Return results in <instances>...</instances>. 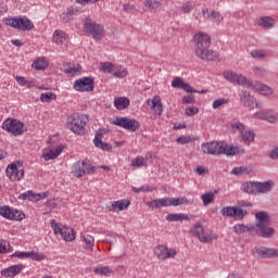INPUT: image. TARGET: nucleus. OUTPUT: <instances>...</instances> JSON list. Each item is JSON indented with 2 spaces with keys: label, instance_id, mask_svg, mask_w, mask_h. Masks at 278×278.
Here are the masks:
<instances>
[{
  "label": "nucleus",
  "instance_id": "69168bd1",
  "mask_svg": "<svg viewBox=\"0 0 278 278\" xmlns=\"http://www.w3.org/2000/svg\"><path fill=\"white\" fill-rule=\"evenodd\" d=\"M186 116H194V114H199V108L197 106H189L185 110Z\"/></svg>",
  "mask_w": 278,
  "mask_h": 278
},
{
  "label": "nucleus",
  "instance_id": "e433bc0d",
  "mask_svg": "<svg viewBox=\"0 0 278 278\" xmlns=\"http://www.w3.org/2000/svg\"><path fill=\"white\" fill-rule=\"evenodd\" d=\"M250 55L253 60H258L260 62L266 60V50L264 49H254L250 52Z\"/></svg>",
  "mask_w": 278,
  "mask_h": 278
},
{
  "label": "nucleus",
  "instance_id": "338daca9",
  "mask_svg": "<svg viewBox=\"0 0 278 278\" xmlns=\"http://www.w3.org/2000/svg\"><path fill=\"white\" fill-rule=\"evenodd\" d=\"M8 247H10L9 241L0 240V253H8Z\"/></svg>",
  "mask_w": 278,
  "mask_h": 278
},
{
  "label": "nucleus",
  "instance_id": "052dcab7",
  "mask_svg": "<svg viewBox=\"0 0 278 278\" xmlns=\"http://www.w3.org/2000/svg\"><path fill=\"white\" fill-rule=\"evenodd\" d=\"M12 257H18L20 260H27V258H31V251L29 252H15L14 254H12Z\"/></svg>",
  "mask_w": 278,
  "mask_h": 278
},
{
  "label": "nucleus",
  "instance_id": "f257e3e1",
  "mask_svg": "<svg viewBox=\"0 0 278 278\" xmlns=\"http://www.w3.org/2000/svg\"><path fill=\"white\" fill-rule=\"evenodd\" d=\"M193 42L195 43L197 58L206 62H216L218 60V52L210 50V46L212 45L210 35L200 31L193 36Z\"/></svg>",
  "mask_w": 278,
  "mask_h": 278
},
{
  "label": "nucleus",
  "instance_id": "680f3d73",
  "mask_svg": "<svg viewBox=\"0 0 278 278\" xmlns=\"http://www.w3.org/2000/svg\"><path fill=\"white\" fill-rule=\"evenodd\" d=\"M30 260H34L35 262H42V260H46L47 256L42 253L30 251Z\"/></svg>",
  "mask_w": 278,
  "mask_h": 278
},
{
  "label": "nucleus",
  "instance_id": "bf43d9fd",
  "mask_svg": "<svg viewBox=\"0 0 278 278\" xmlns=\"http://www.w3.org/2000/svg\"><path fill=\"white\" fill-rule=\"evenodd\" d=\"M184 78L181 77H175L172 81V88H178L181 90L184 88Z\"/></svg>",
  "mask_w": 278,
  "mask_h": 278
},
{
  "label": "nucleus",
  "instance_id": "13d9d810",
  "mask_svg": "<svg viewBox=\"0 0 278 278\" xmlns=\"http://www.w3.org/2000/svg\"><path fill=\"white\" fill-rule=\"evenodd\" d=\"M115 68L116 66L111 62H104L101 64V71H103V73H112Z\"/></svg>",
  "mask_w": 278,
  "mask_h": 278
},
{
  "label": "nucleus",
  "instance_id": "864d4df0",
  "mask_svg": "<svg viewBox=\"0 0 278 278\" xmlns=\"http://www.w3.org/2000/svg\"><path fill=\"white\" fill-rule=\"evenodd\" d=\"M160 207H170V198L156 199V210Z\"/></svg>",
  "mask_w": 278,
  "mask_h": 278
},
{
  "label": "nucleus",
  "instance_id": "423d86ee",
  "mask_svg": "<svg viewBox=\"0 0 278 278\" xmlns=\"http://www.w3.org/2000/svg\"><path fill=\"white\" fill-rule=\"evenodd\" d=\"M25 125L18 119H7L2 123V129L12 134V136H23L25 134Z\"/></svg>",
  "mask_w": 278,
  "mask_h": 278
},
{
  "label": "nucleus",
  "instance_id": "c9c22d12",
  "mask_svg": "<svg viewBox=\"0 0 278 278\" xmlns=\"http://www.w3.org/2000/svg\"><path fill=\"white\" fill-rule=\"evenodd\" d=\"M73 16H75V9L73 7L67 8V10L61 13L60 18L63 23H71L73 21Z\"/></svg>",
  "mask_w": 278,
  "mask_h": 278
},
{
  "label": "nucleus",
  "instance_id": "3c124183",
  "mask_svg": "<svg viewBox=\"0 0 278 278\" xmlns=\"http://www.w3.org/2000/svg\"><path fill=\"white\" fill-rule=\"evenodd\" d=\"M201 200L203 205L206 207V205H210V203H214V193H204L201 195Z\"/></svg>",
  "mask_w": 278,
  "mask_h": 278
},
{
  "label": "nucleus",
  "instance_id": "5701e85b",
  "mask_svg": "<svg viewBox=\"0 0 278 278\" xmlns=\"http://www.w3.org/2000/svg\"><path fill=\"white\" fill-rule=\"evenodd\" d=\"M255 218H256V227H262L264 225H270V216L266 212H256L255 213Z\"/></svg>",
  "mask_w": 278,
  "mask_h": 278
},
{
  "label": "nucleus",
  "instance_id": "4c0bfd02",
  "mask_svg": "<svg viewBox=\"0 0 278 278\" xmlns=\"http://www.w3.org/2000/svg\"><path fill=\"white\" fill-rule=\"evenodd\" d=\"M47 66H49L47 58H39L33 62V68H36V71H45Z\"/></svg>",
  "mask_w": 278,
  "mask_h": 278
},
{
  "label": "nucleus",
  "instance_id": "a19ab883",
  "mask_svg": "<svg viewBox=\"0 0 278 278\" xmlns=\"http://www.w3.org/2000/svg\"><path fill=\"white\" fill-rule=\"evenodd\" d=\"M114 77H116L117 79H123L124 77H127L128 72L127 68L118 65L117 67L114 68Z\"/></svg>",
  "mask_w": 278,
  "mask_h": 278
},
{
  "label": "nucleus",
  "instance_id": "c03bdc74",
  "mask_svg": "<svg viewBox=\"0 0 278 278\" xmlns=\"http://www.w3.org/2000/svg\"><path fill=\"white\" fill-rule=\"evenodd\" d=\"M55 99H58V96L53 92H46L40 96V101L42 103H51V101H55Z\"/></svg>",
  "mask_w": 278,
  "mask_h": 278
},
{
  "label": "nucleus",
  "instance_id": "774afa93",
  "mask_svg": "<svg viewBox=\"0 0 278 278\" xmlns=\"http://www.w3.org/2000/svg\"><path fill=\"white\" fill-rule=\"evenodd\" d=\"M198 238H199L200 242H204V243L212 242V240H213L212 236H210L205 232H203L201 235V237H198Z\"/></svg>",
  "mask_w": 278,
  "mask_h": 278
},
{
  "label": "nucleus",
  "instance_id": "7ed1b4c3",
  "mask_svg": "<svg viewBox=\"0 0 278 278\" xmlns=\"http://www.w3.org/2000/svg\"><path fill=\"white\" fill-rule=\"evenodd\" d=\"M5 25L13 27V29H18L20 31H31V29H34V22L25 15L7 17Z\"/></svg>",
  "mask_w": 278,
  "mask_h": 278
},
{
  "label": "nucleus",
  "instance_id": "f704fd0d",
  "mask_svg": "<svg viewBox=\"0 0 278 278\" xmlns=\"http://www.w3.org/2000/svg\"><path fill=\"white\" fill-rule=\"evenodd\" d=\"M52 40L55 45H64L66 42V33L63 30H55Z\"/></svg>",
  "mask_w": 278,
  "mask_h": 278
},
{
  "label": "nucleus",
  "instance_id": "dca6fc26",
  "mask_svg": "<svg viewBox=\"0 0 278 278\" xmlns=\"http://www.w3.org/2000/svg\"><path fill=\"white\" fill-rule=\"evenodd\" d=\"M250 90H254V92H258V94L268 96L273 94L274 90L273 88L268 87L267 85H264L263 83H253L249 80L248 87Z\"/></svg>",
  "mask_w": 278,
  "mask_h": 278
},
{
  "label": "nucleus",
  "instance_id": "a18cd8bd",
  "mask_svg": "<svg viewBox=\"0 0 278 278\" xmlns=\"http://www.w3.org/2000/svg\"><path fill=\"white\" fill-rule=\"evenodd\" d=\"M130 166H132L135 168H140L142 166H147V159H144L142 156H137L136 159H134L131 161Z\"/></svg>",
  "mask_w": 278,
  "mask_h": 278
},
{
  "label": "nucleus",
  "instance_id": "8fccbe9b",
  "mask_svg": "<svg viewBox=\"0 0 278 278\" xmlns=\"http://www.w3.org/2000/svg\"><path fill=\"white\" fill-rule=\"evenodd\" d=\"M231 174L232 175H251V168L247 166L235 167Z\"/></svg>",
  "mask_w": 278,
  "mask_h": 278
},
{
  "label": "nucleus",
  "instance_id": "c85d7f7f",
  "mask_svg": "<svg viewBox=\"0 0 278 278\" xmlns=\"http://www.w3.org/2000/svg\"><path fill=\"white\" fill-rule=\"evenodd\" d=\"M18 199L21 201H33V202H36V201H40V199H42V194H40V193H33L31 191H26L24 193H21L18 195Z\"/></svg>",
  "mask_w": 278,
  "mask_h": 278
},
{
  "label": "nucleus",
  "instance_id": "37998d69",
  "mask_svg": "<svg viewBox=\"0 0 278 278\" xmlns=\"http://www.w3.org/2000/svg\"><path fill=\"white\" fill-rule=\"evenodd\" d=\"M188 203V199L187 198H169V207L174 206L177 207L179 205H184Z\"/></svg>",
  "mask_w": 278,
  "mask_h": 278
},
{
  "label": "nucleus",
  "instance_id": "72a5a7b5",
  "mask_svg": "<svg viewBox=\"0 0 278 278\" xmlns=\"http://www.w3.org/2000/svg\"><path fill=\"white\" fill-rule=\"evenodd\" d=\"M116 110H127L129 108V99L121 97L114 100Z\"/></svg>",
  "mask_w": 278,
  "mask_h": 278
},
{
  "label": "nucleus",
  "instance_id": "4be33fe9",
  "mask_svg": "<svg viewBox=\"0 0 278 278\" xmlns=\"http://www.w3.org/2000/svg\"><path fill=\"white\" fill-rule=\"evenodd\" d=\"M274 25H277V20L270 16H262L257 21V26L262 27V29H270Z\"/></svg>",
  "mask_w": 278,
  "mask_h": 278
},
{
  "label": "nucleus",
  "instance_id": "de8ad7c7",
  "mask_svg": "<svg viewBox=\"0 0 278 278\" xmlns=\"http://www.w3.org/2000/svg\"><path fill=\"white\" fill-rule=\"evenodd\" d=\"M144 8H148L149 11L157 10L160 8L161 3L157 0H146L143 1Z\"/></svg>",
  "mask_w": 278,
  "mask_h": 278
},
{
  "label": "nucleus",
  "instance_id": "9b49d317",
  "mask_svg": "<svg viewBox=\"0 0 278 278\" xmlns=\"http://www.w3.org/2000/svg\"><path fill=\"white\" fill-rule=\"evenodd\" d=\"M72 173L74 177L80 179L85 175H90V173H94V167L86 164L84 161H78L72 167Z\"/></svg>",
  "mask_w": 278,
  "mask_h": 278
},
{
  "label": "nucleus",
  "instance_id": "0eeeda50",
  "mask_svg": "<svg viewBox=\"0 0 278 278\" xmlns=\"http://www.w3.org/2000/svg\"><path fill=\"white\" fill-rule=\"evenodd\" d=\"M51 227L54 233L62 236L65 242H73V240H75V230H73V228L61 226L60 224L55 223V219L51 220Z\"/></svg>",
  "mask_w": 278,
  "mask_h": 278
},
{
  "label": "nucleus",
  "instance_id": "ddd939ff",
  "mask_svg": "<svg viewBox=\"0 0 278 278\" xmlns=\"http://www.w3.org/2000/svg\"><path fill=\"white\" fill-rule=\"evenodd\" d=\"M154 255L157 260H170V257H175L177 255V250L166 248L164 245H156L154 248Z\"/></svg>",
  "mask_w": 278,
  "mask_h": 278
},
{
  "label": "nucleus",
  "instance_id": "603ef678",
  "mask_svg": "<svg viewBox=\"0 0 278 278\" xmlns=\"http://www.w3.org/2000/svg\"><path fill=\"white\" fill-rule=\"evenodd\" d=\"M93 271L98 275H104V277L112 275V268H110L109 266L96 267Z\"/></svg>",
  "mask_w": 278,
  "mask_h": 278
},
{
  "label": "nucleus",
  "instance_id": "aec40b11",
  "mask_svg": "<svg viewBox=\"0 0 278 278\" xmlns=\"http://www.w3.org/2000/svg\"><path fill=\"white\" fill-rule=\"evenodd\" d=\"M130 203L129 200L113 201L111 205L106 206V210L109 212H123V210L129 207Z\"/></svg>",
  "mask_w": 278,
  "mask_h": 278
},
{
  "label": "nucleus",
  "instance_id": "1a4fd4ad",
  "mask_svg": "<svg viewBox=\"0 0 278 278\" xmlns=\"http://www.w3.org/2000/svg\"><path fill=\"white\" fill-rule=\"evenodd\" d=\"M74 90L77 92H92L94 90V78L83 77L74 81Z\"/></svg>",
  "mask_w": 278,
  "mask_h": 278
},
{
  "label": "nucleus",
  "instance_id": "4d7b16f0",
  "mask_svg": "<svg viewBox=\"0 0 278 278\" xmlns=\"http://www.w3.org/2000/svg\"><path fill=\"white\" fill-rule=\"evenodd\" d=\"M180 10L184 14H190V12L194 10V3H192L191 1H188L181 5Z\"/></svg>",
  "mask_w": 278,
  "mask_h": 278
},
{
  "label": "nucleus",
  "instance_id": "9d476101",
  "mask_svg": "<svg viewBox=\"0 0 278 278\" xmlns=\"http://www.w3.org/2000/svg\"><path fill=\"white\" fill-rule=\"evenodd\" d=\"M224 79L230 81L231 84H237L238 86H244L245 88L249 86L250 79L242 74H238L233 71H225L223 73Z\"/></svg>",
  "mask_w": 278,
  "mask_h": 278
},
{
  "label": "nucleus",
  "instance_id": "6e6d98bb",
  "mask_svg": "<svg viewBox=\"0 0 278 278\" xmlns=\"http://www.w3.org/2000/svg\"><path fill=\"white\" fill-rule=\"evenodd\" d=\"M227 103H229V100L227 98H219L214 100L212 108L213 110H218L220 105H227Z\"/></svg>",
  "mask_w": 278,
  "mask_h": 278
},
{
  "label": "nucleus",
  "instance_id": "412c9836",
  "mask_svg": "<svg viewBox=\"0 0 278 278\" xmlns=\"http://www.w3.org/2000/svg\"><path fill=\"white\" fill-rule=\"evenodd\" d=\"M21 270H23L22 264L12 265L8 268L2 269L1 275H2V277L14 278V277H16V275H20Z\"/></svg>",
  "mask_w": 278,
  "mask_h": 278
},
{
  "label": "nucleus",
  "instance_id": "f3484780",
  "mask_svg": "<svg viewBox=\"0 0 278 278\" xmlns=\"http://www.w3.org/2000/svg\"><path fill=\"white\" fill-rule=\"evenodd\" d=\"M252 253H257L260 257H263L264 260L270 258V257H278V250L275 248H266V247H261V248H254L252 250Z\"/></svg>",
  "mask_w": 278,
  "mask_h": 278
},
{
  "label": "nucleus",
  "instance_id": "c756f323",
  "mask_svg": "<svg viewBox=\"0 0 278 278\" xmlns=\"http://www.w3.org/2000/svg\"><path fill=\"white\" fill-rule=\"evenodd\" d=\"M255 118H260L261 121H267L268 123H277V116L269 115L268 111L256 112L254 113Z\"/></svg>",
  "mask_w": 278,
  "mask_h": 278
},
{
  "label": "nucleus",
  "instance_id": "4468645a",
  "mask_svg": "<svg viewBox=\"0 0 278 278\" xmlns=\"http://www.w3.org/2000/svg\"><path fill=\"white\" fill-rule=\"evenodd\" d=\"M202 151L207 155H223V151L225 150L223 149V143L211 141L202 144Z\"/></svg>",
  "mask_w": 278,
  "mask_h": 278
},
{
  "label": "nucleus",
  "instance_id": "58836bf2",
  "mask_svg": "<svg viewBox=\"0 0 278 278\" xmlns=\"http://www.w3.org/2000/svg\"><path fill=\"white\" fill-rule=\"evenodd\" d=\"M83 240L85 242V249L87 251H92L93 247H94V237L90 236V235H84L83 236Z\"/></svg>",
  "mask_w": 278,
  "mask_h": 278
},
{
  "label": "nucleus",
  "instance_id": "7c9ffc66",
  "mask_svg": "<svg viewBox=\"0 0 278 278\" xmlns=\"http://www.w3.org/2000/svg\"><path fill=\"white\" fill-rule=\"evenodd\" d=\"M222 149L224 150L223 155H238L240 153V149L233 144L222 143Z\"/></svg>",
  "mask_w": 278,
  "mask_h": 278
},
{
  "label": "nucleus",
  "instance_id": "79ce46f5",
  "mask_svg": "<svg viewBox=\"0 0 278 278\" xmlns=\"http://www.w3.org/2000/svg\"><path fill=\"white\" fill-rule=\"evenodd\" d=\"M243 142H253L255 140V132L252 130H243V132L240 135Z\"/></svg>",
  "mask_w": 278,
  "mask_h": 278
},
{
  "label": "nucleus",
  "instance_id": "5fc2aeb1",
  "mask_svg": "<svg viewBox=\"0 0 278 278\" xmlns=\"http://www.w3.org/2000/svg\"><path fill=\"white\" fill-rule=\"evenodd\" d=\"M247 214H249V212H247L238 206H235L233 218H237L238 220H242V218H244V216H247Z\"/></svg>",
  "mask_w": 278,
  "mask_h": 278
},
{
  "label": "nucleus",
  "instance_id": "0e129e2a",
  "mask_svg": "<svg viewBox=\"0 0 278 278\" xmlns=\"http://www.w3.org/2000/svg\"><path fill=\"white\" fill-rule=\"evenodd\" d=\"M176 142L178 144H188L189 142H192V137L190 136H181L176 139Z\"/></svg>",
  "mask_w": 278,
  "mask_h": 278
},
{
  "label": "nucleus",
  "instance_id": "49530a36",
  "mask_svg": "<svg viewBox=\"0 0 278 278\" xmlns=\"http://www.w3.org/2000/svg\"><path fill=\"white\" fill-rule=\"evenodd\" d=\"M253 73L255 77H258L260 79H263V77L268 75V71H266L264 66H254Z\"/></svg>",
  "mask_w": 278,
  "mask_h": 278
},
{
  "label": "nucleus",
  "instance_id": "b1692460",
  "mask_svg": "<svg viewBox=\"0 0 278 278\" xmlns=\"http://www.w3.org/2000/svg\"><path fill=\"white\" fill-rule=\"evenodd\" d=\"M202 14L204 16H207V18H212L214 23H223V21L225 20V17H223V15L220 14V12H217L214 10L210 12V9H203Z\"/></svg>",
  "mask_w": 278,
  "mask_h": 278
},
{
  "label": "nucleus",
  "instance_id": "bb28decb",
  "mask_svg": "<svg viewBox=\"0 0 278 278\" xmlns=\"http://www.w3.org/2000/svg\"><path fill=\"white\" fill-rule=\"evenodd\" d=\"M255 190L260 194H266V192H270L273 190V181L257 182L255 181Z\"/></svg>",
  "mask_w": 278,
  "mask_h": 278
},
{
  "label": "nucleus",
  "instance_id": "f8f14e48",
  "mask_svg": "<svg viewBox=\"0 0 278 278\" xmlns=\"http://www.w3.org/2000/svg\"><path fill=\"white\" fill-rule=\"evenodd\" d=\"M0 216L7 218L8 220H23L25 218V213L16 208H12L8 205L0 207Z\"/></svg>",
  "mask_w": 278,
  "mask_h": 278
},
{
  "label": "nucleus",
  "instance_id": "20e7f679",
  "mask_svg": "<svg viewBox=\"0 0 278 278\" xmlns=\"http://www.w3.org/2000/svg\"><path fill=\"white\" fill-rule=\"evenodd\" d=\"M84 31L87 36H92L93 40H101L105 36L103 25L88 20L84 23Z\"/></svg>",
  "mask_w": 278,
  "mask_h": 278
},
{
  "label": "nucleus",
  "instance_id": "39448f33",
  "mask_svg": "<svg viewBox=\"0 0 278 278\" xmlns=\"http://www.w3.org/2000/svg\"><path fill=\"white\" fill-rule=\"evenodd\" d=\"M112 125L123 127V129H126L127 131H138L140 129V122H138L136 118L129 117H115Z\"/></svg>",
  "mask_w": 278,
  "mask_h": 278
},
{
  "label": "nucleus",
  "instance_id": "e2e57ef3",
  "mask_svg": "<svg viewBox=\"0 0 278 278\" xmlns=\"http://www.w3.org/2000/svg\"><path fill=\"white\" fill-rule=\"evenodd\" d=\"M193 233L195 236V238H199L202 236V233H204L203 231V226H201V224L197 223L194 226H193Z\"/></svg>",
  "mask_w": 278,
  "mask_h": 278
},
{
  "label": "nucleus",
  "instance_id": "2f4dec72",
  "mask_svg": "<svg viewBox=\"0 0 278 278\" xmlns=\"http://www.w3.org/2000/svg\"><path fill=\"white\" fill-rule=\"evenodd\" d=\"M62 153V147H58L55 149L50 150L49 152H45L42 154V157L46 162H49V160H55L60 154Z\"/></svg>",
  "mask_w": 278,
  "mask_h": 278
},
{
  "label": "nucleus",
  "instance_id": "6ab92c4d",
  "mask_svg": "<svg viewBox=\"0 0 278 278\" xmlns=\"http://www.w3.org/2000/svg\"><path fill=\"white\" fill-rule=\"evenodd\" d=\"M103 138V129H98L96 131V137L93 140L94 147L97 149H101L102 151H112V144L103 142L101 139Z\"/></svg>",
  "mask_w": 278,
  "mask_h": 278
},
{
  "label": "nucleus",
  "instance_id": "cd10ccee",
  "mask_svg": "<svg viewBox=\"0 0 278 278\" xmlns=\"http://www.w3.org/2000/svg\"><path fill=\"white\" fill-rule=\"evenodd\" d=\"M168 223H179L181 220H190L187 214L184 213H172L165 217Z\"/></svg>",
  "mask_w": 278,
  "mask_h": 278
},
{
  "label": "nucleus",
  "instance_id": "f03ea898",
  "mask_svg": "<svg viewBox=\"0 0 278 278\" xmlns=\"http://www.w3.org/2000/svg\"><path fill=\"white\" fill-rule=\"evenodd\" d=\"M86 121L88 117L79 113H74L67 118V128L73 131V134H78V136H84L86 134Z\"/></svg>",
  "mask_w": 278,
  "mask_h": 278
},
{
  "label": "nucleus",
  "instance_id": "a211bd4d",
  "mask_svg": "<svg viewBox=\"0 0 278 278\" xmlns=\"http://www.w3.org/2000/svg\"><path fill=\"white\" fill-rule=\"evenodd\" d=\"M254 236H260L261 238H273L275 236V228L270 225L257 226L254 228Z\"/></svg>",
  "mask_w": 278,
  "mask_h": 278
},
{
  "label": "nucleus",
  "instance_id": "09e8293b",
  "mask_svg": "<svg viewBox=\"0 0 278 278\" xmlns=\"http://www.w3.org/2000/svg\"><path fill=\"white\" fill-rule=\"evenodd\" d=\"M236 206H225L222 208L220 214L226 216V218H233Z\"/></svg>",
  "mask_w": 278,
  "mask_h": 278
},
{
  "label": "nucleus",
  "instance_id": "6e6552de",
  "mask_svg": "<svg viewBox=\"0 0 278 278\" xmlns=\"http://www.w3.org/2000/svg\"><path fill=\"white\" fill-rule=\"evenodd\" d=\"M5 173L10 181H21V179L25 177V170L23 169V165H16V163L9 164L7 166Z\"/></svg>",
  "mask_w": 278,
  "mask_h": 278
},
{
  "label": "nucleus",
  "instance_id": "393cba45",
  "mask_svg": "<svg viewBox=\"0 0 278 278\" xmlns=\"http://www.w3.org/2000/svg\"><path fill=\"white\" fill-rule=\"evenodd\" d=\"M151 104H152L153 111L159 116H162L163 106H162V99L160 98V96H154L152 100H148V105H151Z\"/></svg>",
  "mask_w": 278,
  "mask_h": 278
},
{
  "label": "nucleus",
  "instance_id": "2eb2a0df",
  "mask_svg": "<svg viewBox=\"0 0 278 278\" xmlns=\"http://www.w3.org/2000/svg\"><path fill=\"white\" fill-rule=\"evenodd\" d=\"M241 103L244 108H249V110H253L254 108H257L258 110L262 109V104L257 103V100L254 96H251L249 91H242L241 96Z\"/></svg>",
  "mask_w": 278,
  "mask_h": 278
},
{
  "label": "nucleus",
  "instance_id": "473e14b6",
  "mask_svg": "<svg viewBox=\"0 0 278 278\" xmlns=\"http://www.w3.org/2000/svg\"><path fill=\"white\" fill-rule=\"evenodd\" d=\"M230 127L233 134H240V135L247 129V126L242 124V122L236 118L230 122Z\"/></svg>",
  "mask_w": 278,
  "mask_h": 278
},
{
  "label": "nucleus",
  "instance_id": "ea45409f",
  "mask_svg": "<svg viewBox=\"0 0 278 278\" xmlns=\"http://www.w3.org/2000/svg\"><path fill=\"white\" fill-rule=\"evenodd\" d=\"M241 190H243L247 194H255L256 189H255V181L252 182H244L241 186Z\"/></svg>",
  "mask_w": 278,
  "mask_h": 278
},
{
  "label": "nucleus",
  "instance_id": "a878e982",
  "mask_svg": "<svg viewBox=\"0 0 278 278\" xmlns=\"http://www.w3.org/2000/svg\"><path fill=\"white\" fill-rule=\"evenodd\" d=\"M235 233H251V236H255V226H245L243 224H237L233 226Z\"/></svg>",
  "mask_w": 278,
  "mask_h": 278
}]
</instances>
